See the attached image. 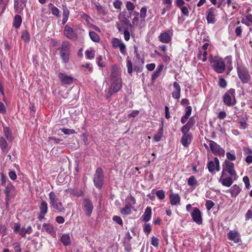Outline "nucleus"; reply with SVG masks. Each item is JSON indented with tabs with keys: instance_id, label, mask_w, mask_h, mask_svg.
Returning <instances> with one entry per match:
<instances>
[{
	"instance_id": "obj_5",
	"label": "nucleus",
	"mask_w": 252,
	"mask_h": 252,
	"mask_svg": "<svg viewBox=\"0 0 252 252\" xmlns=\"http://www.w3.org/2000/svg\"><path fill=\"white\" fill-rule=\"evenodd\" d=\"M222 98L224 104L227 106L235 105L236 103L235 90L234 89H230L225 93Z\"/></svg>"
},
{
	"instance_id": "obj_7",
	"label": "nucleus",
	"mask_w": 252,
	"mask_h": 252,
	"mask_svg": "<svg viewBox=\"0 0 252 252\" xmlns=\"http://www.w3.org/2000/svg\"><path fill=\"white\" fill-rule=\"evenodd\" d=\"M117 74L115 71H112L111 75V80L113 81L110 89L112 91L113 93L118 92L122 87L121 79L117 78Z\"/></svg>"
},
{
	"instance_id": "obj_3",
	"label": "nucleus",
	"mask_w": 252,
	"mask_h": 252,
	"mask_svg": "<svg viewBox=\"0 0 252 252\" xmlns=\"http://www.w3.org/2000/svg\"><path fill=\"white\" fill-rule=\"evenodd\" d=\"M93 182L96 188L99 189L102 188L104 182V174L101 167L96 169L94 175Z\"/></svg>"
},
{
	"instance_id": "obj_52",
	"label": "nucleus",
	"mask_w": 252,
	"mask_h": 252,
	"mask_svg": "<svg viewBox=\"0 0 252 252\" xmlns=\"http://www.w3.org/2000/svg\"><path fill=\"white\" fill-rule=\"evenodd\" d=\"M119 48L121 54L125 55L126 53V49L125 44L124 43H122L121 45L119 46Z\"/></svg>"
},
{
	"instance_id": "obj_38",
	"label": "nucleus",
	"mask_w": 252,
	"mask_h": 252,
	"mask_svg": "<svg viewBox=\"0 0 252 252\" xmlns=\"http://www.w3.org/2000/svg\"><path fill=\"white\" fill-rule=\"evenodd\" d=\"M13 189H14V187L11 183H9L7 184V186L5 188V190H4V192L6 195V198H7L9 196L11 191Z\"/></svg>"
},
{
	"instance_id": "obj_16",
	"label": "nucleus",
	"mask_w": 252,
	"mask_h": 252,
	"mask_svg": "<svg viewBox=\"0 0 252 252\" xmlns=\"http://www.w3.org/2000/svg\"><path fill=\"white\" fill-rule=\"evenodd\" d=\"M227 236L228 239L235 243H239L241 242L239 234L235 230H230L227 234Z\"/></svg>"
},
{
	"instance_id": "obj_19",
	"label": "nucleus",
	"mask_w": 252,
	"mask_h": 252,
	"mask_svg": "<svg viewBox=\"0 0 252 252\" xmlns=\"http://www.w3.org/2000/svg\"><path fill=\"white\" fill-rule=\"evenodd\" d=\"M193 220H202V214L201 211L197 208H193L191 213Z\"/></svg>"
},
{
	"instance_id": "obj_35",
	"label": "nucleus",
	"mask_w": 252,
	"mask_h": 252,
	"mask_svg": "<svg viewBox=\"0 0 252 252\" xmlns=\"http://www.w3.org/2000/svg\"><path fill=\"white\" fill-rule=\"evenodd\" d=\"M40 209L41 211V214L43 215H45L48 210V206H47V203L45 201H42L40 206Z\"/></svg>"
},
{
	"instance_id": "obj_12",
	"label": "nucleus",
	"mask_w": 252,
	"mask_h": 252,
	"mask_svg": "<svg viewBox=\"0 0 252 252\" xmlns=\"http://www.w3.org/2000/svg\"><path fill=\"white\" fill-rule=\"evenodd\" d=\"M216 9L213 7L206 11V19L208 24H213L216 22Z\"/></svg>"
},
{
	"instance_id": "obj_24",
	"label": "nucleus",
	"mask_w": 252,
	"mask_h": 252,
	"mask_svg": "<svg viewBox=\"0 0 252 252\" xmlns=\"http://www.w3.org/2000/svg\"><path fill=\"white\" fill-rule=\"evenodd\" d=\"M232 197H236L241 192V189L237 185H234L229 189Z\"/></svg>"
},
{
	"instance_id": "obj_47",
	"label": "nucleus",
	"mask_w": 252,
	"mask_h": 252,
	"mask_svg": "<svg viewBox=\"0 0 252 252\" xmlns=\"http://www.w3.org/2000/svg\"><path fill=\"white\" fill-rule=\"evenodd\" d=\"M63 9V17H68L69 14V11L68 10L66 5L65 4H62Z\"/></svg>"
},
{
	"instance_id": "obj_44",
	"label": "nucleus",
	"mask_w": 252,
	"mask_h": 252,
	"mask_svg": "<svg viewBox=\"0 0 252 252\" xmlns=\"http://www.w3.org/2000/svg\"><path fill=\"white\" fill-rule=\"evenodd\" d=\"M156 194L160 200H163L165 198V192L163 190H158L156 191Z\"/></svg>"
},
{
	"instance_id": "obj_36",
	"label": "nucleus",
	"mask_w": 252,
	"mask_h": 252,
	"mask_svg": "<svg viewBox=\"0 0 252 252\" xmlns=\"http://www.w3.org/2000/svg\"><path fill=\"white\" fill-rule=\"evenodd\" d=\"M89 36L91 39L94 42H97L99 41L100 38L98 35L94 32L91 31L89 32Z\"/></svg>"
},
{
	"instance_id": "obj_40",
	"label": "nucleus",
	"mask_w": 252,
	"mask_h": 252,
	"mask_svg": "<svg viewBox=\"0 0 252 252\" xmlns=\"http://www.w3.org/2000/svg\"><path fill=\"white\" fill-rule=\"evenodd\" d=\"M207 53L206 51H203V53L199 51L198 54V58L201 60L202 62H205L207 60Z\"/></svg>"
},
{
	"instance_id": "obj_13",
	"label": "nucleus",
	"mask_w": 252,
	"mask_h": 252,
	"mask_svg": "<svg viewBox=\"0 0 252 252\" xmlns=\"http://www.w3.org/2000/svg\"><path fill=\"white\" fill-rule=\"evenodd\" d=\"M83 211L87 216H90L91 215L94 209V206L92 201L90 199H85L84 200L83 203Z\"/></svg>"
},
{
	"instance_id": "obj_59",
	"label": "nucleus",
	"mask_w": 252,
	"mask_h": 252,
	"mask_svg": "<svg viewBox=\"0 0 252 252\" xmlns=\"http://www.w3.org/2000/svg\"><path fill=\"white\" fill-rule=\"evenodd\" d=\"M243 151L245 155H252V149L249 147H244L243 148Z\"/></svg>"
},
{
	"instance_id": "obj_6",
	"label": "nucleus",
	"mask_w": 252,
	"mask_h": 252,
	"mask_svg": "<svg viewBox=\"0 0 252 252\" xmlns=\"http://www.w3.org/2000/svg\"><path fill=\"white\" fill-rule=\"evenodd\" d=\"M237 72L239 79L243 84L248 83L251 80V75L247 67L243 66L237 67Z\"/></svg>"
},
{
	"instance_id": "obj_45",
	"label": "nucleus",
	"mask_w": 252,
	"mask_h": 252,
	"mask_svg": "<svg viewBox=\"0 0 252 252\" xmlns=\"http://www.w3.org/2000/svg\"><path fill=\"white\" fill-rule=\"evenodd\" d=\"M197 184V181L195 178L192 176L190 177L188 180V184L190 186H193Z\"/></svg>"
},
{
	"instance_id": "obj_57",
	"label": "nucleus",
	"mask_w": 252,
	"mask_h": 252,
	"mask_svg": "<svg viewBox=\"0 0 252 252\" xmlns=\"http://www.w3.org/2000/svg\"><path fill=\"white\" fill-rule=\"evenodd\" d=\"M158 239L155 237V236H153L152 238V242H151V244L154 246V247H158Z\"/></svg>"
},
{
	"instance_id": "obj_46",
	"label": "nucleus",
	"mask_w": 252,
	"mask_h": 252,
	"mask_svg": "<svg viewBox=\"0 0 252 252\" xmlns=\"http://www.w3.org/2000/svg\"><path fill=\"white\" fill-rule=\"evenodd\" d=\"M130 207L126 205L124 208L121 210V213L123 215H128L131 213Z\"/></svg>"
},
{
	"instance_id": "obj_27",
	"label": "nucleus",
	"mask_w": 252,
	"mask_h": 252,
	"mask_svg": "<svg viewBox=\"0 0 252 252\" xmlns=\"http://www.w3.org/2000/svg\"><path fill=\"white\" fill-rule=\"evenodd\" d=\"M152 215V209L150 207H147L143 215V220H150Z\"/></svg>"
},
{
	"instance_id": "obj_43",
	"label": "nucleus",
	"mask_w": 252,
	"mask_h": 252,
	"mask_svg": "<svg viewBox=\"0 0 252 252\" xmlns=\"http://www.w3.org/2000/svg\"><path fill=\"white\" fill-rule=\"evenodd\" d=\"M126 67L128 73L131 74L132 72V64L131 61L128 59V57L126 59Z\"/></svg>"
},
{
	"instance_id": "obj_63",
	"label": "nucleus",
	"mask_w": 252,
	"mask_h": 252,
	"mask_svg": "<svg viewBox=\"0 0 252 252\" xmlns=\"http://www.w3.org/2000/svg\"><path fill=\"white\" fill-rule=\"evenodd\" d=\"M86 55L87 56V57L90 59H92L94 58V53L92 51H87L86 52Z\"/></svg>"
},
{
	"instance_id": "obj_17",
	"label": "nucleus",
	"mask_w": 252,
	"mask_h": 252,
	"mask_svg": "<svg viewBox=\"0 0 252 252\" xmlns=\"http://www.w3.org/2000/svg\"><path fill=\"white\" fill-rule=\"evenodd\" d=\"M58 77L63 84H70L73 81V78L72 77L62 72L59 73Z\"/></svg>"
},
{
	"instance_id": "obj_60",
	"label": "nucleus",
	"mask_w": 252,
	"mask_h": 252,
	"mask_svg": "<svg viewBox=\"0 0 252 252\" xmlns=\"http://www.w3.org/2000/svg\"><path fill=\"white\" fill-rule=\"evenodd\" d=\"M191 111H192V108H191V107L190 106H187L186 108V109H185V115L189 117V116L191 115Z\"/></svg>"
},
{
	"instance_id": "obj_10",
	"label": "nucleus",
	"mask_w": 252,
	"mask_h": 252,
	"mask_svg": "<svg viewBox=\"0 0 252 252\" xmlns=\"http://www.w3.org/2000/svg\"><path fill=\"white\" fill-rule=\"evenodd\" d=\"M172 35V28L170 27V30L160 33L158 36V40L162 43H169L171 41Z\"/></svg>"
},
{
	"instance_id": "obj_56",
	"label": "nucleus",
	"mask_w": 252,
	"mask_h": 252,
	"mask_svg": "<svg viewBox=\"0 0 252 252\" xmlns=\"http://www.w3.org/2000/svg\"><path fill=\"white\" fill-rule=\"evenodd\" d=\"M227 158L229 160H234L236 159V156L234 154L231 153L230 152H227L226 154Z\"/></svg>"
},
{
	"instance_id": "obj_20",
	"label": "nucleus",
	"mask_w": 252,
	"mask_h": 252,
	"mask_svg": "<svg viewBox=\"0 0 252 252\" xmlns=\"http://www.w3.org/2000/svg\"><path fill=\"white\" fill-rule=\"evenodd\" d=\"M173 87L175 90L172 93V97L175 99H179L180 97L181 88L177 82L173 83Z\"/></svg>"
},
{
	"instance_id": "obj_54",
	"label": "nucleus",
	"mask_w": 252,
	"mask_h": 252,
	"mask_svg": "<svg viewBox=\"0 0 252 252\" xmlns=\"http://www.w3.org/2000/svg\"><path fill=\"white\" fill-rule=\"evenodd\" d=\"M191 127L186 124L181 129V131L183 134H188V132L189 131Z\"/></svg>"
},
{
	"instance_id": "obj_30",
	"label": "nucleus",
	"mask_w": 252,
	"mask_h": 252,
	"mask_svg": "<svg viewBox=\"0 0 252 252\" xmlns=\"http://www.w3.org/2000/svg\"><path fill=\"white\" fill-rule=\"evenodd\" d=\"M223 186L229 187L233 184V180L231 177H227L220 180Z\"/></svg>"
},
{
	"instance_id": "obj_50",
	"label": "nucleus",
	"mask_w": 252,
	"mask_h": 252,
	"mask_svg": "<svg viewBox=\"0 0 252 252\" xmlns=\"http://www.w3.org/2000/svg\"><path fill=\"white\" fill-rule=\"evenodd\" d=\"M144 232L148 235L151 231V227L150 224L145 223L143 227Z\"/></svg>"
},
{
	"instance_id": "obj_37",
	"label": "nucleus",
	"mask_w": 252,
	"mask_h": 252,
	"mask_svg": "<svg viewBox=\"0 0 252 252\" xmlns=\"http://www.w3.org/2000/svg\"><path fill=\"white\" fill-rule=\"evenodd\" d=\"M122 43V41L118 38L115 37L112 39V45L114 48H119Z\"/></svg>"
},
{
	"instance_id": "obj_14",
	"label": "nucleus",
	"mask_w": 252,
	"mask_h": 252,
	"mask_svg": "<svg viewBox=\"0 0 252 252\" xmlns=\"http://www.w3.org/2000/svg\"><path fill=\"white\" fill-rule=\"evenodd\" d=\"M208 170L210 173H213L215 169L217 171H220V162L219 160L217 158H214V160L210 161L207 165Z\"/></svg>"
},
{
	"instance_id": "obj_33",
	"label": "nucleus",
	"mask_w": 252,
	"mask_h": 252,
	"mask_svg": "<svg viewBox=\"0 0 252 252\" xmlns=\"http://www.w3.org/2000/svg\"><path fill=\"white\" fill-rule=\"evenodd\" d=\"M4 134L7 140L10 141L12 140L11 131L8 127L4 128Z\"/></svg>"
},
{
	"instance_id": "obj_53",
	"label": "nucleus",
	"mask_w": 252,
	"mask_h": 252,
	"mask_svg": "<svg viewBox=\"0 0 252 252\" xmlns=\"http://www.w3.org/2000/svg\"><path fill=\"white\" fill-rule=\"evenodd\" d=\"M122 4V2L120 0H116L113 2L114 7L118 9H120Z\"/></svg>"
},
{
	"instance_id": "obj_9",
	"label": "nucleus",
	"mask_w": 252,
	"mask_h": 252,
	"mask_svg": "<svg viewBox=\"0 0 252 252\" xmlns=\"http://www.w3.org/2000/svg\"><path fill=\"white\" fill-rule=\"evenodd\" d=\"M212 152L216 155L224 156L225 151L217 143L212 140H208Z\"/></svg>"
},
{
	"instance_id": "obj_26",
	"label": "nucleus",
	"mask_w": 252,
	"mask_h": 252,
	"mask_svg": "<svg viewBox=\"0 0 252 252\" xmlns=\"http://www.w3.org/2000/svg\"><path fill=\"white\" fill-rule=\"evenodd\" d=\"M22 21L21 16L19 15H16L13 20V26L16 29L19 28L21 25Z\"/></svg>"
},
{
	"instance_id": "obj_39",
	"label": "nucleus",
	"mask_w": 252,
	"mask_h": 252,
	"mask_svg": "<svg viewBox=\"0 0 252 252\" xmlns=\"http://www.w3.org/2000/svg\"><path fill=\"white\" fill-rule=\"evenodd\" d=\"M139 12L137 11H135L134 13H133V18L132 19V25L133 26H137L138 25V22H139V18H138V15H139Z\"/></svg>"
},
{
	"instance_id": "obj_21",
	"label": "nucleus",
	"mask_w": 252,
	"mask_h": 252,
	"mask_svg": "<svg viewBox=\"0 0 252 252\" xmlns=\"http://www.w3.org/2000/svg\"><path fill=\"white\" fill-rule=\"evenodd\" d=\"M183 135L181 139V142L182 145L187 147L191 142V135L190 134H183Z\"/></svg>"
},
{
	"instance_id": "obj_25",
	"label": "nucleus",
	"mask_w": 252,
	"mask_h": 252,
	"mask_svg": "<svg viewBox=\"0 0 252 252\" xmlns=\"http://www.w3.org/2000/svg\"><path fill=\"white\" fill-rule=\"evenodd\" d=\"M164 67L162 64H159L158 68L155 71L152 75V80L154 81L159 77Z\"/></svg>"
},
{
	"instance_id": "obj_18",
	"label": "nucleus",
	"mask_w": 252,
	"mask_h": 252,
	"mask_svg": "<svg viewBox=\"0 0 252 252\" xmlns=\"http://www.w3.org/2000/svg\"><path fill=\"white\" fill-rule=\"evenodd\" d=\"M43 230L46 231L47 232L49 233L51 236L55 237H56V234L54 227L49 223H45L43 224Z\"/></svg>"
},
{
	"instance_id": "obj_62",
	"label": "nucleus",
	"mask_w": 252,
	"mask_h": 252,
	"mask_svg": "<svg viewBox=\"0 0 252 252\" xmlns=\"http://www.w3.org/2000/svg\"><path fill=\"white\" fill-rule=\"evenodd\" d=\"M9 176L12 180H15L17 178V175L16 172L14 171H11L9 172Z\"/></svg>"
},
{
	"instance_id": "obj_8",
	"label": "nucleus",
	"mask_w": 252,
	"mask_h": 252,
	"mask_svg": "<svg viewBox=\"0 0 252 252\" xmlns=\"http://www.w3.org/2000/svg\"><path fill=\"white\" fill-rule=\"evenodd\" d=\"M223 170L222 172L221 176L224 175L225 171L228 172L231 176H236V172L234 169V164L233 162L225 160L224 163L222 165Z\"/></svg>"
},
{
	"instance_id": "obj_22",
	"label": "nucleus",
	"mask_w": 252,
	"mask_h": 252,
	"mask_svg": "<svg viewBox=\"0 0 252 252\" xmlns=\"http://www.w3.org/2000/svg\"><path fill=\"white\" fill-rule=\"evenodd\" d=\"M132 239V237L131 236L130 233L129 232H127L126 236L124 238V246L125 247L126 250L127 251H129L130 250V241L131 239Z\"/></svg>"
},
{
	"instance_id": "obj_51",
	"label": "nucleus",
	"mask_w": 252,
	"mask_h": 252,
	"mask_svg": "<svg viewBox=\"0 0 252 252\" xmlns=\"http://www.w3.org/2000/svg\"><path fill=\"white\" fill-rule=\"evenodd\" d=\"M214 205L213 201L210 200H207L205 204L206 207L208 210H210L212 209Z\"/></svg>"
},
{
	"instance_id": "obj_1",
	"label": "nucleus",
	"mask_w": 252,
	"mask_h": 252,
	"mask_svg": "<svg viewBox=\"0 0 252 252\" xmlns=\"http://www.w3.org/2000/svg\"><path fill=\"white\" fill-rule=\"evenodd\" d=\"M71 44L69 41H63L59 48L60 51V56L63 62L65 63L69 61V58L70 53Z\"/></svg>"
},
{
	"instance_id": "obj_29",
	"label": "nucleus",
	"mask_w": 252,
	"mask_h": 252,
	"mask_svg": "<svg viewBox=\"0 0 252 252\" xmlns=\"http://www.w3.org/2000/svg\"><path fill=\"white\" fill-rule=\"evenodd\" d=\"M147 16V7L144 6L142 7L140 11V20L141 23L144 22L145 21V18Z\"/></svg>"
},
{
	"instance_id": "obj_15",
	"label": "nucleus",
	"mask_w": 252,
	"mask_h": 252,
	"mask_svg": "<svg viewBox=\"0 0 252 252\" xmlns=\"http://www.w3.org/2000/svg\"><path fill=\"white\" fill-rule=\"evenodd\" d=\"M27 0H14V9L20 13L26 7Z\"/></svg>"
},
{
	"instance_id": "obj_58",
	"label": "nucleus",
	"mask_w": 252,
	"mask_h": 252,
	"mask_svg": "<svg viewBox=\"0 0 252 252\" xmlns=\"http://www.w3.org/2000/svg\"><path fill=\"white\" fill-rule=\"evenodd\" d=\"M123 23H124L125 25L129 27L130 29L132 27V24L130 22V21L129 19H127V18H125L124 17V19L122 20Z\"/></svg>"
},
{
	"instance_id": "obj_32",
	"label": "nucleus",
	"mask_w": 252,
	"mask_h": 252,
	"mask_svg": "<svg viewBox=\"0 0 252 252\" xmlns=\"http://www.w3.org/2000/svg\"><path fill=\"white\" fill-rule=\"evenodd\" d=\"M49 7H51V13L53 15L58 17L60 16L59 14L60 11L57 7L54 6L52 3L49 4Z\"/></svg>"
},
{
	"instance_id": "obj_55",
	"label": "nucleus",
	"mask_w": 252,
	"mask_h": 252,
	"mask_svg": "<svg viewBox=\"0 0 252 252\" xmlns=\"http://www.w3.org/2000/svg\"><path fill=\"white\" fill-rule=\"evenodd\" d=\"M243 181L245 184L246 188L247 189L250 188V183L249 177L247 176H244L243 178Z\"/></svg>"
},
{
	"instance_id": "obj_2",
	"label": "nucleus",
	"mask_w": 252,
	"mask_h": 252,
	"mask_svg": "<svg viewBox=\"0 0 252 252\" xmlns=\"http://www.w3.org/2000/svg\"><path fill=\"white\" fill-rule=\"evenodd\" d=\"M210 60L212 68L217 73H222L224 72L226 66L222 59L216 56L214 58H211Z\"/></svg>"
},
{
	"instance_id": "obj_28",
	"label": "nucleus",
	"mask_w": 252,
	"mask_h": 252,
	"mask_svg": "<svg viewBox=\"0 0 252 252\" xmlns=\"http://www.w3.org/2000/svg\"><path fill=\"white\" fill-rule=\"evenodd\" d=\"M7 143L6 140L3 137H0V148L2 152H6L7 151Z\"/></svg>"
},
{
	"instance_id": "obj_48",
	"label": "nucleus",
	"mask_w": 252,
	"mask_h": 252,
	"mask_svg": "<svg viewBox=\"0 0 252 252\" xmlns=\"http://www.w3.org/2000/svg\"><path fill=\"white\" fill-rule=\"evenodd\" d=\"M61 131L65 134H73L75 132L74 129H71L69 128H62L60 129Z\"/></svg>"
},
{
	"instance_id": "obj_11",
	"label": "nucleus",
	"mask_w": 252,
	"mask_h": 252,
	"mask_svg": "<svg viewBox=\"0 0 252 252\" xmlns=\"http://www.w3.org/2000/svg\"><path fill=\"white\" fill-rule=\"evenodd\" d=\"M63 34L67 38L72 40H76L78 38L76 32L68 25L64 27Z\"/></svg>"
},
{
	"instance_id": "obj_4",
	"label": "nucleus",
	"mask_w": 252,
	"mask_h": 252,
	"mask_svg": "<svg viewBox=\"0 0 252 252\" xmlns=\"http://www.w3.org/2000/svg\"><path fill=\"white\" fill-rule=\"evenodd\" d=\"M49 196L50 204L54 209L61 212H63L65 211L63 203L54 192L51 191L49 193Z\"/></svg>"
},
{
	"instance_id": "obj_64",
	"label": "nucleus",
	"mask_w": 252,
	"mask_h": 252,
	"mask_svg": "<svg viewBox=\"0 0 252 252\" xmlns=\"http://www.w3.org/2000/svg\"><path fill=\"white\" fill-rule=\"evenodd\" d=\"M156 65L154 63L147 64L146 66V68L149 71H153L155 68Z\"/></svg>"
},
{
	"instance_id": "obj_61",
	"label": "nucleus",
	"mask_w": 252,
	"mask_h": 252,
	"mask_svg": "<svg viewBox=\"0 0 252 252\" xmlns=\"http://www.w3.org/2000/svg\"><path fill=\"white\" fill-rule=\"evenodd\" d=\"M124 38L126 41H127L130 39V33L126 29L124 31Z\"/></svg>"
},
{
	"instance_id": "obj_34",
	"label": "nucleus",
	"mask_w": 252,
	"mask_h": 252,
	"mask_svg": "<svg viewBox=\"0 0 252 252\" xmlns=\"http://www.w3.org/2000/svg\"><path fill=\"white\" fill-rule=\"evenodd\" d=\"M163 131L162 127L158 129V132L154 136V140L155 142H158L160 140L161 138L163 136Z\"/></svg>"
},
{
	"instance_id": "obj_41",
	"label": "nucleus",
	"mask_w": 252,
	"mask_h": 252,
	"mask_svg": "<svg viewBox=\"0 0 252 252\" xmlns=\"http://www.w3.org/2000/svg\"><path fill=\"white\" fill-rule=\"evenodd\" d=\"M126 7L128 11H134L135 6L132 2L130 1H126Z\"/></svg>"
},
{
	"instance_id": "obj_42",
	"label": "nucleus",
	"mask_w": 252,
	"mask_h": 252,
	"mask_svg": "<svg viewBox=\"0 0 252 252\" xmlns=\"http://www.w3.org/2000/svg\"><path fill=\"white\" fill-rule=\"evenodd\" d=\"M22 38L26 42L30 41V36L27 31H24L22 32Z\"/></svg>"
},
{
	"instance_id": "obj_31",
	"label": "nucleus",
	"mask_w": 252,
	"mask_h": 252,
	"mask_svg": "<svg viewBox=\"0 0 252 252\" xmlns=\"http://www.w3.org/2000/svg\"><path fill=\"white\" fill-rule=\"evenodd\" d=\"M61 241L64 246H68L70 243V237L68 234L63 235L61 238Z\"/></svg>"
},
{
	"instance_id": "obj_49",
	"label": "nucleus",
	"mask_w": 252,
	"mask_h": 252,
	"mask_svg": "<svg viewBox=\"0 0 252 252\" xmlns=\"http://www.w3.org/2000/svg\"><path fill=\"white\" fill-rule=\"evenodd\" d=\"M219 85L220 87L224 88L227 86V82L224 78H220L219 79Z\"/></svg>"
},
{
	"instance_id": "obj_23",
	"label": "nucleus",
	"mask_w": 252,
	"mask_h": 252,
	"mask_svg": "<svg viewBox=\"0 0 252 252\" xmlns=\"http://www.w3.org/2000/svg\"><path fill=\"white\" fill-rule=\"evenodd\" d=\"M170 201L172 205H176L179 203L180 197L178 194L171 193L169 195Z\"/></svg>"
}]
</instances>
